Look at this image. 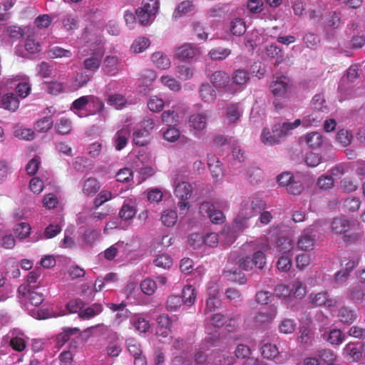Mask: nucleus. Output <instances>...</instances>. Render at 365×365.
Instances as JSON below:
<instances>
[{"mask_svg": "<svg viewBox=\"0 0 365 365\" xmlns=\"http://www.w3.org/2000/svg\"><path fill=\"white\" fill-rule=\"evenodd\" d=\"M210 81L216 88H222L228 85L230 76L225 71H217L211 75Z\"/></svg>", "mask_w": 365, "mask_h": 365, "instance_id": "2eb2a0df", "label": "nucleus"}, {"mask_svg": "<svg viewBox=\"0 0 365 365\" xmlns=\"http://www.w3.org/2000/svg\"><path fill=\"white\" fill-rule=\"evenodd\" d=\"M152 61L156 66L161 69L168 68L170 66V61L168 57L161 52H155L152 55Z\"/></svg>", "mask_w": 365, "mask_h": 365, "instance_id": "473e14b6", "label": "nucleus"}, {"mask_svg": "<svg viewBox=\"0 0 365 365\" xmlns=\"http://www.w3.org/2000/svg\"><path fill=\"white\" fill-rule=\"evenodd\" d=\"M80 332L78 328L66 327L63 329V331L59 333L56 337V346L62 347L69 339L70 336Z\"/></svg>", "mask_w": 365, "mask_h": 365, "instance_id": "b1692460", "label": "nucleus"}, {"mask_svg": "<svg viewBox=\"0 0 365 365\" xmlns=\"http://www.w3.org/2000/svg\"><path fill=\"white\" fill-rule=\"evenodd\" d=\"M207 165L214 180L218 181L223 175L221 162L215 155H208Z\"/></svg>", "mask_w": 365, "mask_h": 365, "instance_id": "9b49d317", "label": "nucleus"}, {"mask_svg": "<svg viewBox=\"0 0 365 365\" xmlns=\"http://www.w3.org/2000/svg\"><path fill=\"white\" fill-rule=\"evenodd\" d=\"M31 229V228L28 223L21 222L16 225L14 231L17 238L24 240L29 236Z\"/></svg>", "mask_w": 365, "mask_h": 365, "instance_id": "a19ab883", "label": "nucleus"}, {"mask_svg": "<svg viewBox=\"0 0 365 365\" xmlns=\"http://www.w3.org/2000/svg\"><path fill=\"white\" fill-rule=\"evenodd\" d=\"M119 62L116 56H107L104 61L103 71L106 75L113 76L119 71Z\"/></svg>", "mask_w": 365, "mask_h": 365, "instance_id": "4be33fe9", "label": "nucleus"}, {"mask_svg": "<svg viewBox=\"0 0 365 365\" xmlns=\"http://www.w3.org/2000/svg\"><path fill=\"white\" fill-rule=\"evenodd\" d=\"M353 139V135L351 132L347 130H339L336 135V141L344 147L349 145Z\"/></svg>", "mask_w": 365, "mask_h": 365, "instance_id": "ea45409f", "label": "nucleus"}, {"mask_svg": "<svg viewBox=\"0 0 365 365\" xmlns=\"http://www.w3.org/2000/svg\"><path fill=\"white\" fill-rule=\"evenodd\" d=\"M36 288H29L28 286H19L18 292L25 301L34 306H39L44 300L43 294L36 292Z\"/></svg>", "mask_w": 365, "mask_h": 365, "instance_id": "423d86ee", "label": "nucleus"}, {"mask_svg": "<svg viewBox=\"0 0 365 365\" xmlns=\"http://www.w3.org/2000/svg\"><path fill=\"white\" fill-rule=\"evenodd\" d=\"M266 206L265 202L260 198H255L250 204L242 205L241 209L235 219L233 227L237 231H242L249 226L250 220L258 214H261L259 221L263 225L269 224L272 216L268 211H263Z\"/></svg>", "mask_w": 365, "mask_h": 365, "instance_id": "f257e3e1", "label": "nucleus"}, {"mask_svg": "<svg viewBox=\"0 0 365 365\" xmlns=\"http://www.w3.org/2000/svg\"><path fill=\"white\" fill-rule=\"evenodd\" d=\"M199 94L201 100L205 103H212L216 99L215 90L208 83H203L199 87Z\"/></svg>", "mask_w": 365, "mask_h": 365, "instance_id": "f8f14e48", "label": "nucleus"}, {"mask_svg": "<svg viewBox=\"0 0 365 365\" xmlns=\"http://www.w3.org/2000/svg\"><path fill=\"white\" fill-rule=\"evenodd\" d=\"M289 86V79L284 76L277 77L270 85L271 91L274 96H284Z\"/></svg>", "mask_w": 365, "mask_h": 365, "instance_id": "9d476101", "label": "nucleus"}, {"mask_svg": "<svg viewBox=\"0 0 365 365\" xmlns=\"http://www.w3.org/2000/svg\"><path fill=\"white\" fill-rule=\"evenodd\" d=\"M309 302L314 306H325L331 307L335 306L336 301L334 299L329 298L327 291L321 292L317 294L312 293L308 297Z\"/></svg>", "mask_w": 365, "mask_h": 365, "instance_id": "0eeeda50", "label": "nucleus"}, {"mask_svg": "<svg viewBox=\"0 0 365 365\" xmlns=\"http://www.w3.org/2000/svg\"><path fill=\"white\" fill-rule=\"evenodd\" d=\"M361 200L359 197H348L344 200V208L351 212L356 211L361 206Z\"/></svg>", "mask_w": 365, "mask_h": 365, "instance_id": "680f3d73", "label": "nucleus"}, {"mask_svg": "<svg viewBox=\"0 0 365 365\" xmlns=\"http://www.w3.org/2000/svg\"><path fill=\"white\" fill-rule=\"evenodd\" d=\"M242 111L238 104L229 105L226 110V119L228 124L237 123L242 116Z\"/></svg>", "mask_w": 365, "mask_h": 365, "instance_id": "412c9836", "label": "nucleus"}, {"mask_svg": "<svg viewBox=\"0 0 365 365\" xmlns=\"http://www.w3.org/2000/svg\"><path fill=\"white\" fill-rule=\"evenodd\" d=\"M161 220L165 226L173 227L178 220L177 212L173 210H165L161 215Z\"/></svg>", "mask_w": 365, "mask_h": 365, "instance_id": "f704fd0d", "label": "nucleus"}, {"mask_svg": "<svg viewBox=\"0 0 365 365\" xmlns=\"http://www.w3.org/2000/svg\"><path fill=\"white\" fill-rule=\"evenodd\" d=\"M128 351L133 357H138L142 355V351L139 343L134 339H128L126 341Z\"/></svg>", "mask_w": 365, "mask_h": 365, "instance_id": "e2e57ef3", "label": "nucleus"}, {"mask_svg": "<svg viewBox=\"0 0 365 365\" xmlns=\"http://www.w3.org/2000/svg\"><path fill=\"white\" fill-rule=\"evenodd\" d=\"M262 355L268 359H274L279 354V351L276 345L272 344H265L261 349Z\"/></svg>", "mask_w": 365, "mask_h": 365, "instance_id": "8fccbe9b", "label": "nucleus"}, {"mask_svg": "<svg viewBox=\"0 0 365 365\" xmlns=\"http://www.w3.org/2000/svg\"><path fill=\"white\" fill-rule=\"evenodd\" d=\"M350 299L356 303L365 301V292L361 286H356L349 290Z\"/></svg>", "mask_w": 365, "mask_h": 365, "instance_id": "09e8293b", "label": "nucleus"}, {"mask_svg": "<svg viewBox=\"0 0 365 365\" xmlns=\"http://www.w3.org/2000/svg\"><path fill=\"white\" fill-rule=\"evenodd\" d=\"M301 125V120L296 119L293 123H277L272 128V133L267 128H264L261 134L262 141L264 144L274 145L279 143L280 140L289 134V132Z\"/></svg>", "mask_w": 365, "mask_h": 365, "instance_id": "f03ea898", "label": "nucleus"}, {"mask_svg": "<svg viewBox=\"0 0 365 365\" xmlns=\"http://www.w3.org/2000/svg\"><path fill=\"white\" fill-rule=\"evenodd\" d=\"M150 45V40L145 37H140L135 39L132 44V49L135 53L143 52Z\"/></svg>", "mask_w": 365, "mask_h": 365, "instance_id": "4d7b16f0", "label": "nucleus"}, {"mask_svg": "<svg viewBox=\"0 0 365 365\" xmlns=\"http://www.w3.org/2000/svg\"><path fill=\"white\" fill-rule=\"evenodd\" d=\"M147 104L149 110L153 113L160 112L165 106L163 100L156 96H151Z\"/></svg>", "mask_w": 365, "mask_h": 365, "instance_id": "37998d69", "label": "nucleus"}, {"mask_svg": "<svg viewBox=\"0 0 365 365\" xmlns=\"http://www.w3.org/2000/svg\"><path fill=\"white\" fill-rule=\"evenodd\" d=\"M312 104L314 109L323 113H327L329 108L325 101L324 96L322 94H316L312 101Z\"/></svg>", "mask_w": 365, "mask_h": 365, "instance_id": "4c0bfd02", "label": "nucleus"}, {"mask_svg": "<svg viewBox=\"0 0 365 365\" xmlns=\"http://www.w3.org/2000/svg\"><path fill=\"white\" fill-rule=\"evenodd\" d=\"M264 4L262 0H248L247 8L252 14H259L263 11Z\"/></svg>", "mask_w": 365, "mask_h": 365, "instance_id": "338daca9", "label": "nucleus"}, {"mask_svg": "<svg viewBox=\"0 0 365 365\" xmlns=\"http://www.w3.org/2000/svg\"><path fill=\"white\" fill-rule=\"evenodd\" d=\"M231 54V50L224 48H216L210 51L209 56L212 60L222 61Z\"/></svg>", "mask_w": 365, "mask_h": 365, "instance_id": "79ce46f5", "label": "nucleus"}, {"mask_svg": "<svg viewBox=\"0 0 365 365\" xmlns=\"http://www.w3.org/2000/svg\"><path fill=\"white\" fill-rule=\"evenodd\" d=\"M108 103L115 108L120 109L126 103V99L123 95L115 93L109 96Z\"/></svg>", "mask_w": 365, "mask_h": 365, "instance_id": "052dcab7", "label": "nucleus"}, {"mask_svg": "<svg viewBox=\"0 0 365 365\" xmlns=\"http://www.w3.org/2000/svg\"><path fill=\"white\" fill-rule=\"evenodd\" d=\"M163 122L167 125H176L178 122V115L175 110H165L161 115Z\"/></svg>", "mask_w": 365, "mask_h": 365, "instance_id": "864d4df0", "label": "nucleus"}, {"mask_svg": "<svg viewBox=\"0 0 365 365\" xmlns=\"http://www.w3.org/2000/svg\"><path fill=\"white\" fill-rule=\"evenodd\" d=\"M334 179L331 175H323L317 180V185L320 189L327 190L331 189L334 186Z\"/></svg>", "mask_w": 365, "mask_h": 365, "instance_id": "0e129e2a", "label": "nucleus"}, {"mask_svg": "<svg viewBox=\"0 0 365 365\" xmlns=\"http://www.w3.org/2000/svg\"><path fill=\"white\" fill-rule=\"evenodd\" d=\"M160 81L162 83L169 88L171 91H179L181 89L180 83L174 78L169 76H163Z\"/></svg>", "mask_w": 365, "mask_h": 365, "instance_id": "bf43d9fd", "label": "nucleus"}, {"mask_svg": "<svg viewBox=\"0 0 365 365\" xmlns=\"http://www.w3.org/2000/svg\"><path fill=\"white\" fill-rule=\"evenodd\" d=\"M158 324L156 334L167 337L171 332L172 319L167 314H162L156 318Z\"/></svg>", "mask_w": 365, "mask_h": 365, "instance_id": "6e6552de", "label": "nucleus"}, {"mask_svg": "<svg viewBox=\"0 0 365 365\" xmlns=\"http://www.w3.org/2000/svg\"><path fill=\"white\" fill-rule=\"evenodd\" d=\"M137 18L140 24L143 26H147L151 24L155 19V14L147 11L142 7H139L135 11Z\"/></svg>", "mask_w": 365, "mask_h": 365, "instance_id": "cd10ccee", "label": "nucleus"}, {"mask_svg": "<svg viewBox=\"0 0 365 365\" xmlns=\"http://www.w3.org/2000/svg\"><path fill=\"white\" fill-rule=\"evenodd\" d=\"M155 127L154 120L151 118L144 119L133 133V141L138 146H146L152 139L151 131Z\"/></svg>", "mask_w": 365, "mask_h": 365, "instance_id": "7ed1b4c3", "label": "nucleus"}, {"mask_svg": "<svg viewBox=\"0 0 365 365\" xmlns=\"http://www.w3.org/2000/svg\"><path fill=\"white\" fill-rule=\"evenodd\" d=\"M103 53L100 51L93 53L90 57L85 59L83 64L85 68L90 71H96L101 66Z\"/></svg>", "mask_w": 365, "mask_h": 365, "instance_id": "a878e982", "label": "nucleus"}, {"mask_svg": "<svg viewBox=\"0 0 365 365\" xmlns=\"http://www.w3.org/2000/svg\"><path fill=\"white\" fill-rule=\"evenodd\" d=\"M53 125V121L51 117H43L39 119L35 124V129L39 133H46Z\"/></svg>", "mask_w": 365, "mask_h": 365, "instance_id": "58836bf2", "label": "nucleus"}, {"mask_svg": "<svg viewBox=\"0 0 365 365\" xmlns=\"http://www.w3.org/2000/svg\"><path fill=\"white\" fill-rule=\"evenodd\" d=\"M0 107L14 112L19 107V101L14 93H6L1 98Z\"/></svg>", "mask_w": 365, "mask_h": 365, "instance_id": "dca6fc26", "label": "nucleus"}, {"mask_svg": "<svg viewBox=\"0 0 365 365\" xmlns=\"http://www.w3.org/2000/svg\"><path fill=\"white\" fill-rule=\"evenodd\" d=\"M130 129L128 126L124 127L118 130L113 138L114 146L115 150H121L128 144V138L130 135Z\"/></svg>", "mask_w": 365, "mask_h": 365, "instance_id": "1a4fd4ad", "label": "nucleus"}, {"mask_svg": "<svg viewBox=\"0 0 365 365\" xmlns=\"http://www.w3.org/2000/svg\"><path fill=\"white\" fill-rule=\"evenodd\" d=\"M101 185L95 178H88L83 182L82 192L86 196H93L100 190Z\"/></svg>", "mask_w": 365, "mask_h": 365, "instance_id": "f3484780", "label": "nucleus"}, {"mask_svg": "<svg viewBox=\"0 0 365 365\" xmlns=\"http://www.w3.org/2000/svg\"><path fill=\"white\" fill-rule=\"evenodd\" d=\"M277 308L274 304L270 305L264 312H257L254 317V324L257 328L267 327L276 317Z\"/></svg>", "mask_w": 365, "mask_h": 365, "instance_id": "39448f33", "label": "nucleus"}, {"mask_svg": "<svg viewBox=\"0 0 365 365\" xmlns=\"http://www.w3.org/2000/svg\"><path fill=\"white\" fill-rule=\"evenodd\" d=\"M73 123L71 120L66 117L58 118L54 125L56 133L61 135L71 133Z\"/></svg>", "mask_w": 365, "mask_h": 365, "instance_id": "6ab92c4d", "label": "nucleus"}, {"mask_svg": "<svg viewBox=\"0 0 365 365\" xmlns=\"http://www.w3.org/2000/svg\"><path fill=\"white\" fill-rule=\"evenodd\" d=\"M306 141L312 148H319L323 143V135L318 132H312L306 135Z\"/></svg>", "mask_w": 365, "mask_h": 365, "instance_id": "c9c22d12", "label": "nucleus"}, {"mask_svg": "<svg viewBox=\"0 0 365 365\" xmlns=\"http://www.w3.org/2000/svg\"><path fill=\"white\" fill-rule=\"evenodd\" d=\"M156 267L163 269H169L173 264V259L168 254H160L154 260Z\"/></svg>", "mask_w": 365, "mask_h": 365, "instance_id": "a18cd8bd", "label": "nucleus"}, {"mask_svg": "<svg viewBox=\"0 0 365 365\" xmlns=\"http://www.w3.org/2000/svg\"><path fill=\"white\" fill-rule=\"evenodd\" d=\"M112 198V193L108 190H102L94 199V206L96 208L99 207L105 202H108Z\"/></svg>", "mask_w": 365, "mask_h": 365, "instance_id": "69168bd1", "label": "nucleus"}, {"mask_svg": "<svg viewBox=\"0 0 365 365\" xmlns=\"http://www.w3.org/2000/svg\"><path fill=\"white\" fill-rule=\"evenodd\" d=\"M189 125L196 130H203L207 125V117L205 113H194L189 118Z\"/></svg>", "mask_w": 365, "mask_h": 365, "instance_id": "4468645a", "label": "nucleus"}, {"mask_svg": "<svg viewBox=\"0 0 365 365\" xmlns=\"http://www.w3.org/2000/svg\"><path fill=\"white\" fill-rule=\"evenodd\" d=\"M193 8V4L191 1H182L178 7L175 9L173 14V17L175 19H177L182 16V15L187 14L189 11H191Z\"/></svg>", "mask_w": 365, "mask_h": 365, "instance_id": "e433bc0d", "label": "nucleus"}, {"mask_svg": "<svg viewBox=\"0 0 365 365\" xmlns=\"http://www.w3.org/2000/svg\"><path fill=\"white\" fill-rule=\"evenodd\" d=\"M41 275V272L38 269L30 272L27 275L26 284L21 286H28L29 288H38L39 283L37 284L38 279Z\"/></svg>", "mask_w": 365, "mask_h": 365, "instance_id": "13d9d810", "label": "nucleus"}, {"mask_svg": "<svg viewBox=\"0 0 365 365\" xmlns=\"http://www.w3.org/2000/svg\"><path fill=\"white\" fill-rule=\"evenodd\" d=\"M200 212L203 216H207L212 223L222 224L224 222L225 215L223 212L216 209L214 204L210 201H205L201 203Z\"/></svg>", "mask_w": 365, "mask_h": 365, "instance_id": "20e7f679", "label": "nucleus"}, {"mask_svg": "<svg viewBox=\"0 0 365 365\" xmlns=\"http://www.w3.org/2000/svg\"><path fill=\"white\" fill-rule=\"evenodd\" d=\"M273 294L268 291H259L255 294V301L259 304H267L272 302Z\"/></svg>", "mask_w": 365, "mask_h": 365, "instance_id": "774afa93", "label": "nucleus"}, {"mask_svg": "<svg viewBox=\"0 0 365 365\" xmlns=\"http://www.w3.org/2000/svg\"><path fill=\"white\" fill-rule=\"evenodd\" d=\"M182 303L181 297L176 295H170L167 299L165 308L168 312H175L180 307Z\"/></svg>", "mask_w": 365, "mask_h": 365, "instance_id": "3c124183", "label": "nucleus"}, {"mask_svg": "<svg viewBox=\"0 0 365 365\" xmlns=\"http://www.w3.org/2000/svg\"><path fill=\"white\" fill-rule=\"evenodd\" d=\"M14 135L19 139L24 140H32L35 138V133L31 128H16L14 132Z\"/></svg>", "mask_w": 365, "mask_h": 365, "instance_id": "49530a36", "label": "nucleus"}, {"mask_svg": "<svg viewBox=\"0 0 365 365\" xmlns=\"http://www.w3.org/2000/svg\"><path fill=\"white\" fill-rule=\"evenodd\" d=\"M142 292L147 295H152L157 289L156 282L151 279H145L140 284Z\"/></svg>", "mask_w": 365, "mask_h": 365, "instance_id": "6e6d98bb", "label": "nucleus"}, {"mask_svg": "<svg viewBox=\"0 0 365 365\" xmlns=\"http://www.w3.org/2000/svg\"><path fill=\"white\" fill-rule=\"evenodd\" d=\"M349 227V221L344 217H335L331 223V230L335 235L344 234L348 231Z\"/></svg>", "mask_w": 365, "mask_h": 365, "instance_id": "ddd939ff", "label": "nucleus"}, {"mask_svg": "<svg viewBox=\"0 0 365 365\" xmlns=\"http://www.w3.org/2000/svg\"><path fill=\"white\" fill-rule=\"evenodd\" d=\"M95 98H96L92 96H81V97L76 99L73 102L71 108V110H82L90 101H94Z\"/></svg>", "mask_w": 365, "mask_h": 365, "instance_id": "603ef678", "label": "nucleus"}, {"mask_svg": "<svg viewBox=\"0 0 365 365\" xmlns=\"http://www.w3.org/2000/svg\"><path fill=\"white\" fill-rule=\"evenodd\" d=\"M198 53V50L190 44H184L178 47L175 51V56L180 59H190L194 58Z\"/></svg>", "mask_w": 365, "mask_h": 365, "instance_id": "aec40b11", "label": "nucleus"}, {"mask_svg": "<svg viewBox=\"0 0 365 365\" xmlns=\"http://www.w3.org/2000/svg\"><path fill=\"white\" fill-rule=\"evenodd\" d=\"M294 244L288 237H281L277 241V250L282 254H286L292 250Z\"/></svg>", "mask_w": 365, "mask_h": 365, "instance_id": "2f4dec72", "label": "nucleus"}, {"mask_svg": "<svg viewBox=\"0 0 365 365\" xmlns=\"http://www.w3.org/2000/svg\"><path fill=\"white\" fill-rule=\"evenodd\" d=\"M343 354L349 362H356L362 356V351L354 344H346L344 348Z\"/></svg>", "mask_w": 365, "mask_h": 365, "instance_id": "393cba45", "label": "nucleus"}, {"mask_svg": "<svg viewBox=\"0 0 365 365\" xmlns=\"http://www.w3.org/2000/svg\"><path fill=\"white\" fill-rule=\"evenodd\" d=\"M315 240L310 235L302 234L297 241V247L302 250L309 251L313 250Z\"/></svg>", "mask_w": 365, "mask_h": 365, "instance_id": "c85d7f7f", "label": "nucleus"}, {"mask_svg": "<svg viewBox=\"0 0 365 365\" xmlns=\"http://www.w3.org/2000/svg\"><path fill=\"white\" fill-rule=\"evenodd\" d=\"M344 339L345 336L340 329H334L329 331L327 341L333 345H339Z\"/></svg>", "mask_w": 365, "mask_h": 365, "instance_id": "de8ad7c7", "label": "nucleus"}, {"mask_svg": "<svg viewBox=\"0 0 365 365\" xmlns=\"http://www.w3.org/2000/svg\"><path fill=\"white\" fill-rule=\"evenodd\" d=\"M232 78L234 83L243 86L250 80V74L245 69H237L233 72Z\"/></svg>", "mask_w": 365, "mask_h": 365, "instance_id": "72a5a7b5", "label": "nucleus"}, {"mask_svg": "<svg viewBox=\"0 0 365 365\" xmlns=\"http://www.w3.org/2000/svg\"><path fill=\"white\" fill-rule=\"evenodd\" d=\"M339 320L345 324H351L356 319V314L354 310L346 307H342L338 312Z\"/></svg>", "mask_w": 365, "mask_h": 365, "instance_id": "bb28decb", "label": "nucleus"}, {"mask_svg": "<svg viewBox=\"0 0 365 365\" xmlns=\"http://www.w3.org/2000/svg\"><path fill=\"white\" fill-rule=\"evenodd\" d=\"M230 31L235 36H240L246 31V25L244 19L235 18L230 22Z\"/></svg>", "mask_w": 365, "mask_h": 365, "instance_id": "c756f323", "label": "nucleus"}, {"mask_svg": "<svg viewBox=\"0 0 365 365\" xmlns=\"http://www.w3.org/2000/svg\"><path fill=\"white\" fill-rule=\"evenodd\" d=\"M174 193L178 199H189L192 193V187L189 182H181L175 186Z\"/></svg>", "mask_w": 365, "mask_h": 365, "instance_id": "5701e85b", "label": "nucleus"}, {"mask_svg": "<svg viewBox=\"0 0 365 365\" xmlns=\"http://www.w3.org/2000/svg\"><path fill=\"white\" fill-rule=\"evenodd\" d=\"M265 53L269 58L275 61V66H277L284 60V53L282 50L274 43L267 46L265 47Z\"/></svg>", "mask_w": 365, "mask_h": 365, "instance_id": "a211bd4d", "label": "nucleus"}, {"mask_svg": "<svg viewBox=\"0 0 365 365\" xmlns=\"http://www.w3.org/2000/svg\"><path fill=\"white\" fill-rule=\"evenodd\" d=\"M183 302L188 305H192L196 299V291L192 285H186L184 287L182 292Z\"/></svg>", "mask_w": 365, "mask_h": 365, "instance_id": "7c9ffc66", "label": "nucleus"}, {"mask_svg": "<svg viewBox=\"0 0 365 365\" xmlns=\"http://www.w3.org/2000/svg\"><path fill=\"white\" fill-rule=\"evenodd\" d=\"M135 214V207L128 204H124L119 211L120 217L125 221L131 220Z\"/></svg>", "mask_w": 365, "mask_h": 365, "instance_id": "c03bdc74", "label": "nucleus"}, {"mask_svg": "<svg viewBox=\"0 0 365 365\" xmlns=\"http://www.w3.org/2000/svg\"><path fill=\"white\" fill-rule=\"evenodd\" d=\"M247 178L252 184H257L262 180V171L257 168H249L247 171Z\"/></svg>", "mask_w": 365, "mask_h": 365, "instance_id": "5fc2aeb1", "label": "nucleus"}]
</instances>
